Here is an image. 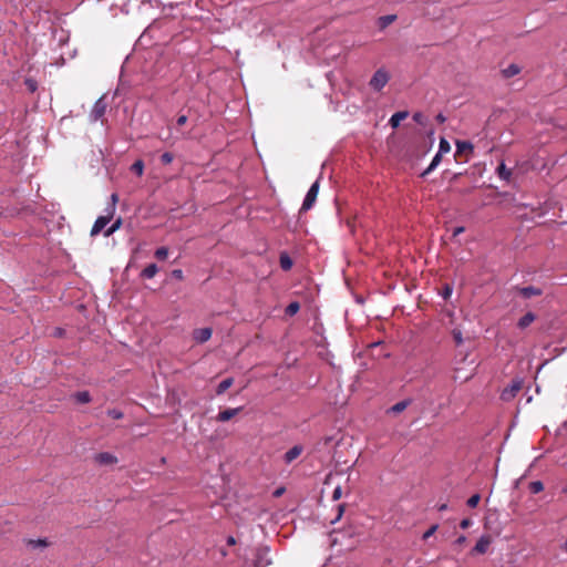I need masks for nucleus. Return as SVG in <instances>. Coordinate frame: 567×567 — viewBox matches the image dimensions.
Here are the masks:
<instances>
[{
  "label": "nucleus",
  "instance_id": "obj_11",
  "mask_svg": "<svg viewBox=\"0 0 567 567\" xmlns=\"http://www.w3.org/2000/svg\"><path fill=\"white\" fill-rule=\"evenodd\" d=\"M240 411H241V408L226 409L218 413V415L216 416V420L219 422H227L230 419H233L235 415H237Z\"/></svg>",
  "mask_w": 567,
  "mask_h": 567
},
{
  "label": "nucleus",
  "instance_id": "obj_19",
  "mask_svg": "<svg viewBox=\"0 0 567 567\" xmlns=\"http://www.w3.org/2000/svg\"><path fill=\"white\" fill-rule=\"evenodd\" d=\"M158 272V267L156 264H150L146 266L142 272L141 276L146 279L153 278Z\"/></svg>",
  "mask_w": 567,
  "mask_h": 567
},
{
  "label": "nucleus",
  "instance_id": "obj_46",
  "mask_svg": "<svg viewBox=\"0 0 567 567\" xmlns=\"http://www.w3.org/2000/svg\"><path fill=\"white\" fill-rule=\"evenodd\" d=\"M464 230H465V228H464L463 226L456 227V228L453 230V237L458 236V235H460V234H462Z\"/></svg>",
  "mask_w": 567,
  "mask_h": 567
},
{
  "label": "nucleus",
  "instance_id": "obj_25",
  "mask_svg": "<svg viewBox=\"0 0 567 567\" xmlns=\"http://www.w3.org/2000/svg\"><path fill=\"white\" fill-rule=\"evenodd\" d=\"M122 226V218L118 217L105 231L104 236L109 237L113 235L116 230H118Z\"/></svg>",
  "mask_w": 567,
  "mask_h": 567
},
{
  "label": "nucleus",
  "instance_id": "obj_40",
  "mask_svg": "<svg viewBox=\"0 0 567 567\" xmlns=\"http://www.w3.org/2000/svg\"><path fill=\"white\" fill-rule=\"evenodd\" d=\"M172 277H174L177 280H183L184 279L183 270L182 269H174L172 271Z\"/></svg>",
  "mask_w": 567,
  "mask_h": 567
},
{
  "label": "nucleus",
  "instance_id": "obj_27",
  "mask_svg": "<svg viewBox=\"0 0 567 567\" xmlns=\"http://www.w3.org/2000/svg\"><path fill=\"white\" fill-rule=\"evenodd\" d=\"M117 202H118V196L116 193H113L111 195V203L105 208V213H110L111 215L114 216Z\"/></svg>",
  "mask_w": 567,
  "mask_h": 567
},
{
  "label": "nucleus",
  "instance_id": "obj_41",
  "mask_svg": "<svg viewBox=\"0 0 567 567\" xmlns=\"http://www.w3.org/2000/svg\"><path fill=\"white\" fill-rule=\"evenodd\" d=\"M342 495L341 486H337L332 492V499L338 501Z\"/></svg>",
  "mask_w": 567,
  "mask_h": 567
},
{
  "label": "nucleus",
  "instance_id": "obj_17",
  "mask_svg": "<svg viewBox=\"0 0 567 567\" xmlns=\"http://www.w3.org/2000/svg\"><path fill=\"white\" fill-rule=\"evenodd\" d=\"M496 173H497V176L503 179V181H506L508 182L511 176H512V172L511 169H508L505 165L504 162H502L497 168H496Z\"/></svg>",
  "mask_w": 567,
  "mask_h": 567
},
{
  "label": "nucleus",
  "instance_id": "obj_5",
  "mask_svg": "<svg viewBox=\"0 0 567 567\" xmlns=\"http://www.w3.org/2000/svg\"><path fill=\"white\" fill-rule=\"evenodd\" d=\"M269 549L266 546L258 547L255 553V567H267L271 564L268 557Z\"/></svg>",
  "mask_w": 567,
  "mask_h": 567
},
{
  "label": "nucleus",
  "instance_id": "obj_38",
  "mask_svg": "<svg viewBox=\"0 0 567 567\" xmlns=\"http://www.w3.org/2000/svg\"><path fill=\"white\" fill-rule=\"evenodd\" d=\"M453 292V288L450 285H445L442 291L443 299H449Z\"/></svg>",
  "mask_w": 567,
  "mask_h": 567
},
{
  "label": "nucleus",
  "instance_id": "obj_49",
  "mask_svg": "<svg viewBox=\"0 0 567 567\" xmlns=\"http://www.w3.org/2000/svg\"><path fill=\"white\" fill-rule=\"evenodd\" d=\"M435 118L439 123H444L446 121V117L442 113H439Z\"/></svg>",
  "mask_w": 567,
  "mask_h": 567
},
{
  "label": "nucleus",
  "instance_id": "obj_32",
  "mask_svg": "<svg viewBox=\"0 0 567 567\" xmlns=\"http://www.w3.org/2000/svg\"><path fill=\"white\" fill-rule=\"evenodd\" d=\"M154 256L158 259V260H164L167 258L168 256V248L167 247H159L155 250V254Z\"/></svg>",
  "mask_w": 567,
  "mask_h": 567
},
{
  "label": "nucleus",
  "instance_id": "obj_23",
  "mask_svg": "<svg viewBox=\"0 0 567 567\" xmlns=\"http://www.w3.org/2000/svg\"><path fill=\"white\" fill-rule=\"evenodd\" d=\"M396 19L395 14H386L382 16L378 20V24L380 29H385L388 25H390L392 22H394Z\"/></svg>",
  "mask_w": 567,
  "mask_h": 567
},
{
  "label": "nucleus",
  "instance_id": "obj_45",
  "mask_svg": "<svg viewBox=\"0 0 567 567\" xmlns=\"http://www.w3.org/2000/svg\"><path fill=\"white\" fill-rule=\"evenodd\" d=\"M466 542V537L464 535H461L460 537L456 538V540L454 542L455 545L457 546H461L463 545L464 543Z\"/></svg>",
  "mask_w": 567,
  "mask_h": 567
},
{
  "label": "nucleus",
  "instance_id": "obj_9",
  "mask_svg": "<svg viewBox=\"0 0 567 567\" xmlns=\"http://www.w3.org/2000/svg\"><path fill=\"white\" fill-rule=\"evenodd\" d=\"M491 545V538L489 536H481L477 540L476 545L473 548V553L475 554H485Z\"/></svg>",
  "mask_w": 567,
  "mask_h": 567
},
{
  "label": "nucleus",
  "instance_id": "obj_51",
  "mask_svg": "<svg viewBox=\"0 0 567 567\" xmlns=\"http://www.w3.org/2000/svg\"><path fill=\"white\" fill-rule=\"evenodd\" d=\"M282 493H284V488L281 487V488L276 489V491H275V493H274V495H275L276 497H278V496H280Z\"/></svg>",
  "mask_w": 567,
  "mask_h": 567
},
{
  "label": "nucleus",
  "instance_id": "obj_47",
  "mask_svg": "<svg viewBox=\"0 0 567 567\" xmlns=\"http://www.w3.org/2000/svg\"><path fill=\"white\" fill-rule=\"evenodd\" d=\"M344 511V505L343 504H340L338 505V516H337V520L340 519V517L342 516V513Z\"/></svg>",
  "mask_w": 567,
  "mask_h": 567
},
{
  "label": "nucleus",
  "instance_id": "obj_39",
  "mask_svg": "<svg viewBox=\"0 0 567 567\" xmlns=\"http://www.w3.org/2000/svg\"><path fill=\"white\" fill-rule=\"evenodd\" d=\"M437 529V525H433L431 526L424 534H423V539H427L429 537H431Z\"/></svg>",
  "mask_w": 567,
  "mask_h": 567
},
{
  "label": "nucleus",
  "instance_id": "obj_7",
  "mask_svg": "<svg viewBox=\"0 0 567 567\" xmlns=\"http://www.w3.org/2000/svg\"><path fill=\"white\" fill-rule=\"evenodd\" d=\"M213 330L210 328H200L194 330L193 337L196 342L204 343L212 337Z\"/></svg>",
  "mask_w": 567,
  "mask_h": 567
},
{
  "label": "nucleus",
  "instance_id": "obj_15",
  "mask_svg": "<svg viewBox=\"0 0 567 567\" xmlns=\"http://www.w3.org/2000/svg\"><path fill=\"white\" fill-rule=\"evenodd\" d=\"M25 544L28 547H30L32 549L45 548L50 545V543L47 538L28 539V540H25Z\"/></svg>",
  "mask_w": 567,
  "mask_h": 567
},
{
  "label": "nucleus",
  "instance_id": "obj_1",
  "mask_svg": "<svg viewBox=\"0 0 567 567\" xmlns=\"http://www.w3.org/2000/svg\"><path fill=\"white\" fill-rule=\"evenodd\" d=\"M390 81V73L384 69H378L372 78L369 81V86L375 91L380 92Z\"/></svg>",
  "mask_w": 567,
  "mask_h": 567
},
{
  "label": "nucleus",
  "instance_id": "obj_42",
  "mask_svg": "<svg viewBox=\"0 0 567 567\" xmlns=\"http://www.w3.org/2000/svg\"><path fill=\"white\" fill-rule=\"evenodd\" d=\"M25 84H27V86H28V89L30 91H32V92L35 91V89H37V82L35 81L28 79L25 81Z\"/></svg>",
  "mask_w": 567,
  "mask_h": 567
},
{
  "label": "nucleus",
  "instance_id": "obj_4",
  "mask_svg": "<svg viewBox=\"0 0 567 567\" xmlns=\"http://www.w3.org/2000/svg\"><path fill=\"white\" fill-rule=\"evenodd\" d=\"M107 104L104 100V97H100L95 101L93 109L90 113V120L91 122H97L100 118H102L105 114Z\"/></svg>",
  "mask_w": 567,
  "mask_h": 567
},
{
  "label": "nucleus",
  "instance_id": "obj_44",
  "mask_svg": "<svg viewBox=\"0 0 567 567\" xmlns=\"http://www.w3.org/2000/svg\"><path fill=\"white\" fill-rule=\"evenodd\" d=\"M186 122H187V116L186 115H179L177 117L176 124L178 126H182V125L186 124Z\"/></svg>",
  "mask_w": 567,
  "mask_h": 567
},
{
  "label": "nucleus",
  "instance_id": "obj_48",
  "mask_svg": "<svg viewBox=\"0 0 567 567\" xmlns=\"http://www.w3.org/2000/svg\"><path fill=\"white\" fill-rule=\"evenodd\" d=\"M227 545L234 546L236 544V539L234 536H228L226 539Z\"/></svg>",
  "mask_w": 567,
  "mask_h": 567
},
{
  "label": "nucleus",
  "instance_id": "obj_18",
  "mask_svg": "<svg viewBox=\"0 0 567 567\" xmlns=\"http://www.w3.org/2000/svg\"><path fill=\"white\" fill-rule=\"evenodd\" d=\"M536 316L533 312L525 313L517 322L518 328L525 329L527 328L534 320Z\"/></svg>",
  "mask_w": 567,
  "mask_h": 567
},
{
  "label": "nucleus",
  "instance_id": "obj_14",
  "mask_svg": "<svg viewBox=\"0 0 567 567\" xmlns=\"http://www.w3.org/2000/svg\"><path fill=\"white\" fill-rule=\"evenodd\" d=\"M441 161H442V154L437 152V153L434 155V157L432 158V162L430 163V165L427 166V168L421 173V177H425V176H426V175H429L431 172H433V171L439 166V164L441 163Z\"/></svg>",
  "mask_w": 567,
  "mask_h": 567
},
{
  "label": "nucleus",
  "instance_id": "obj_50",
  "mask_svg": "<svg viewBox=\"0 0 567 567\" xmlns=\"http://www.w3.org/2000/svg\"><path fill=\"white\" fill-rule=\"evenodd\" d=\"M446 509H447V504H445V503L437 506V511L439 512H443V511H446Z\"/></svg>",
  "mask_w": 567,
  "mask_h": 567
},
{
  "label": "nucleus",
  "instance_id": "obj_2",
  "mask_svg": "<svg viewBox=\"0 0 567 567\" xmlns=\"http://www.w3.org/2000/svg\"><path fill=\"white\" fill-rule=\"evenodd\" d=\"M320 186V178H318L308 189L305 199L302 202L300 213L307 212L312 208L316 203Z\"/></svg>",
  "mask_w": 567,
  "mask_h": 567
},
{
  "label": "nucleus",
  "instance_id": "obj_30",
  "mask_svg": "<svg viewBox=\"0 0 567 567\" xmlns=\"http://www.w3.org/2000/svg\"><path fill=\"white\" fill-rule=\"evenodd\" d=\"M472 151L473 150V145L467 142V141H457L456 142V151L457 153H463L465 151Z\"/></svg>",
  "mask_w": 567,
  "mask_h": 567
},
{
  "label": "nucleus",
  "instance_id": "obj_37",
  "mask_svg": "<svg viewBox=\"0 0 567 567\" xmlns=\"http://www.w3.org/2000/svg\"><path fill=\"white\" fill-rule=\"evenodd\" d=\"M413 120L421 125L425 124V116L421 112H415L413 114Z\"/></svg>",
  "mask_w": 567,
  "mask_h": 567
},
{
  "label": "nucleus",
  "instance_id": "obj_21",
  "mask_svg": "<svg viewBox=\"0 0 567 567\" xmlns=\"http://www.w3.org/2000/svg\"><path fill=\"white\" fill-rule=\"evenodd\" d=\"M234 383V379L233 378H227L225 380H223L216 388V394L217 395H221L223 393H225L226 390H228Z\"/></svg>",
  "mask_w": 567,
  "mask_h": 567
},
{
  "label": "nucleus",
  "instance_id": "obj_12",
  "mask_svg": "<svg viewBox=\"0 0 567 567\" xmlns=\"http://www.w3.org/2000/svg\"><path fill=\"white\" fill-rule=\"evenodd\" d=\"M518 291L525 299H529L535 296H540L543 293V290L540 288L534 286L518 288Z\"/></svg>",
  "mask_w": 567,
  "mask_h": 567
},
{
  "label": "nucleus",
  "instance_id": "obj_13",
  "mask_svg": "<svg viewBox=\"0 0 567 567\" xmlns=\"http://www.w3.org/2000/svg\"><path fill=\"white\" fill-rule=\"evenodd\" d=\"M408 116H409L408 111L396 112L391 116L389 124L391 125L392 128H396L400 126L401 121L405 120Z\"/></svg>",
  "mask_w": 567,
  "mask_h": 567
},
{
  "label": "nucleus",
  "instance_id": "obj_8",
  "mask_svg": "<svg viewBox=\"0 0 567 567\" xmlns=\"http://www.w3.org/2000/svg\"><path fill=\"white\" fill-rule=\"evenodd\" d=\"M95 461L100 465H112L117 462V457L109 452H102L95 455Z\"/></svg>",
  "mask_w": 567,
  "mask_h": 567
},
{
  "label": "nucleus",
  "instance_id": "obj_20",
  "mask_svg": "<svg viewBox=\"0 0 567 567\" xmlns=\"http://www.w3.org/2000/svg\"><path fill=\"white\" fill-rule=\"evenodd\" d=\"M520 72V68L517 64H509L507 68L502 70L503 76L506 79L513 78Z\"/></svg>",
  "mask_w": 567,
  "mask_h": 567
},
{
  "label": "nucleus",
  "instance_id": "obj_26",
  "mask_svg": "<svg viewBox=\"0 0 567 567\" xmlns=\"http://www.w3.org/2000/svg\"><path fill=\"white\" fill-rule=\"evenodd\" d=\"M299 309L300 303L298 301H292L286 307L285 313L289 317H292L299 311Z\"/></svg>",
  "mask_w": 567,
  "mask_h": 567
},
{
  "label": "nucleus",
  "instance_id": "obj_3",
  "mask_svg": "<svg viewBox=\"0 0 567 567\" xmlns=\"http://www.w3.org/2000/svg\"><path fill=\"white\" fill-rule=\"evenodd\" d=\"M522 385H523V380L522 379H514L512 380L511 384L507 385L501 393V399L503 401H511L512 399H514L517 393L520 391L522 389Z\"/></svg>",
  "mask_w": 567,
  "mask_h": 567
},
{
  "label": "nucleus",
  "instance_id": "obj_31",
  "mask_svg": "<svg viewBox=\"0 0 567 567\" xmlns=\"http://www.w3.org/2000/svg\"><path fill=\"white\" fill-rule=\"evenodd\" d=\"M450 151H451V145H450L449 141L444 137H441L437 152L443 155L445 153H449Z\"/></svg>",
  "mask_w": 567,
  "mask_h": 567
},
{
  "label": "nucleus",
  "instance_id": "obj_28",
  "mask_svg": "<svg viewBox=\"0 0 567 567\" xmlns=\"http://www.w3.org/2000/svg\"><path fill=\"white\" fill-rule=\"evenodd\" d=\"M528 488L532 494H538L544 491V484L540 481H533L529 483Z\"/></svg>",
  "mask_w": 567,
  "mask_h": 567
},
{
  "label": "nucleus",
  "instance_id": "obj_16",
  "mask_svg": "<svg viewBox=\"0 0 567 567\" xmlns=\"http://www.w3.org/2000/svg\"><path fill=\"white\" fill-rule=\"evenodd\" d=\"M279 264H280L281 269L287 271V270L291 269L293 261L290 258V256L284 251L279 256Z\"/></svg>",
  "mask_w": 567,
  "mask_h": 567
},
{
  "label": "nucleus",
  "instance_id": "obj_52",
  "mask_svg": "<svg viewBox=\"0 0 567 567\" xmlns=\"http://www.w3.org/2000/svg\"><path fill=\"white\" fill-rule=\"evenodd\" d=\"M565 550L567 551V538H566V542H565Z\"/></svg>",
  "mask_w": 567,
  "mask_h": 567
},
{
  "label": "nucleus",
  "instance_id": "obj_24",
  "mask_svg": "<svg viewBox=\"0 0 567 567\" xmlns=\"http://www.w3.org/2000/svg\"><path fill=\"white\" fill-rule=\"evenodd\" d=\"M409 404H410V400L400 401V402L395 403L394 405H392L390 408L389 412L399 414V413L403 412L409 406Z\"/></svg>",
  "mask_w": 567,
  "mask_h": 567
},
{
  "label": "nucleus",
  "instance_id": "obj_22",
  "mask_svg": "<svg viewBox=\"0 0 567 567\" xmlns=\"http://www.w3.org/2000/svg\"><path fill=\"white\" fill-rule=\"evenodd\" d=\"M74 400L80 404H85L91 402L92 398L89 391H80L74 393Z\"/></svg>",
  "mask_w": 567,
  "mask_h": 567
},
{
  "label": "nucleus",
  "instance_id": "obj_35",
  "mask_svg": "<svg viewBox=\"0 0 567 567\" xmlns=\"http://www.w3.org/2000/svg\"><path fill=\"white\" fill-rule=\"evenodd\" d=\"M173 159H174V156H173V154H172V153H169V152H165V153H163V154L161 155V163H162L163 165H168V164H171V163L173 162Z\"/></svg>",
  "mask_w": 567,
  "mask_h": 567
},
{
  "label": "nucleus",
  "instance_id": "obj_43",
  "mask_svg": "<svg viewBox=\"0 0 567 567\" xmlns=\"http://www.w3.org/2000/svg\"><path fill=\"white\" fill-rule=\"evenodd\" d=\"M472 525V520L470 518H464L460 523V527L465 529L468 528Z\"/></svg>",
  "mask_w": 567,
  "mask_h": 567
},
{
  "label": "nucleus",
  "instance_id": "obj_29",
  "mask_svg": "<svg viewBox=\"0 0 567 567\" xmlns=\"http://www.w3.org/2000/svg\"><path fill=\"white\" fill-rule=\"evenodd\" d=\"M131 171L135 173L137 176H142L144 172V163L142 159H137L131 166Z\"/></svg>",
  "mask_w": 567,
  "mask_h": 567
},
{
  "label": "nucleus",
  "instance_id": "obj_33",
  "mask_svg": "<svg viewBox=\"0 0 567 567\" xmlns=\"http://www.w3.org/2000/svg\"><path fill=\"white\" fill-rule=\"evenodd\" d=\"M453 340L456 346H461L463 343L462 331L457 328L452 330Z\"/></svg>",
  "mask_w": 567,
  "mask_h": 567
},
{
  "label": "nucleus",
  "instance_id": "obj_34",
  "mask_svg": "<svg viewBox=\"0 0 567 567\" xmlns=\"http://www.w3.org/2000/svg\"><path fill=\"white\" fill-rule=\"evenodd\" d=\"M480 501H481V495L474 494L467 499L466 504L468 507L474 508L478 505Z\"/></svg>",
  "mask_w": 567,
  "mask_h": 567
},
{
  "label": "nucleus",
  "instance_id": "obj_10",
  "mask_svg": "<svg viewBox=\"0 0 567 567\" xmlns=\"http://www.w3.org/2000/svg\"><path fill=\"white\" fill-rule=\"evenodd\" d=\"M302 451L303 447L301 445H295L291 449H289L284 455L285 463H292L302 453Z\"/></svg>",
  "mask_w": 567,
  "mask_h": 567
},
{
  "label": "nucleus",
  "instance_id": "obj_6",
  "mask_svg": "<svg viewBox=\"0 0 567 567\" xmlns=\"http://www.w3.org/2000/svg\"><path fill=\"white\" fill-rule=\"evenodd\" d=\"M113 215H111L110 213H105V215L99 216L91 229V236H96L97 234H100L105 228V226L111 221Z\"/></svg>",
  "mask_w": 567,
  "mask_h": 567
},
{
  "label": "nucleus",
  "instance_id": "obj_36",
  "mask_svg": "<svg viewBox=\"0 0 567 567\" xmlns=\"http://www.w3.org/2000/svg\"><path fill=\"white\" fill-rule=\"evenodd\" d=\"M107 415L114 420H120L123 417V412L117 409L107 410Z\"/></svg>",
  "mask_w": 567,
  "mask_h": 567
}]
</instances>
